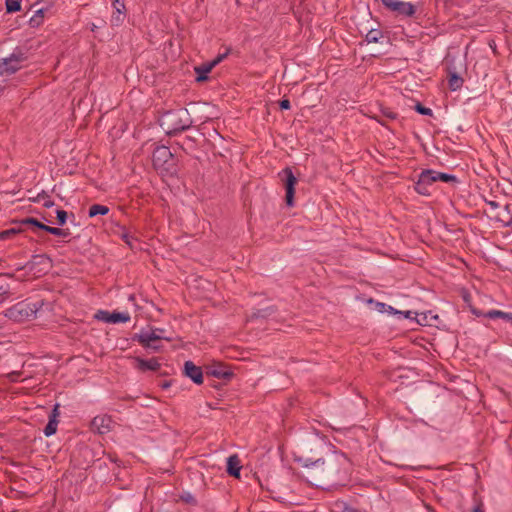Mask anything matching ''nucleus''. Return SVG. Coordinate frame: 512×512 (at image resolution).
Wrapping results in <instances>:
<instances>
[{"instance_id": "1", "label": "nucleus", "mask_w": 512, "mask_h": 512, "mask_svg": "<svg viewBox=\"0 0 512 512\" xmlns=\"http://www.w3.org/2000/svg\"><path fill=\"white\" fill-rule=\"evenodd\" d=\"M297 461L310 470V475L328 486L345 485L349 479L351 463L344 453L331 452L326 457L300 456Z\"/></svg>"}, {"instance_id": "2", "label": "nucleus", "mask_w": 512, "mask_h": 512, "mask_svg": "<svg viewBox=\"0 0 512 512\" xmlns=\"http://www.w3.org/2000/svg\"><path fill=\"white\" fill-rule=\"evenodd\" d=\"M159 125L171 137L190 129L193 119L186 108L172 109L162 113Z\"/></svg>"}, {"instance_id": "3", "label": "nucleus", "mask_w": 512, "mask_h": 512, "mask_svg": "<svg viewBox=\"0 0 512 512\" xmlns=\"http://www.w3.org/2000/svg\"><path fill=\"white\" fill-rule=\"evenodd\" d=\"M153 167L165 176H175L178 173V166L173 153L165 145H157L152 155Z\"/></svg>"}, {"instance_id": "4", "label": "nucleus", "mask_w": 512, "mask_h": 512, "mask_svg": "<svg viewBox=\"0 0 512 512\" xmlns=\"http://www.w3.org/2000/svg\"><path fill=\"white\" fill-rule=\"evenodd\" d=\"M28 54L26 47L16 46L9 55L0 58V76H9L22 69L29 58Z\"/></svg>"}, {"instance_id": "5", "label": "nucleus", "mask_w": 512, "mask_h": 512, "mask_svg": "<svg viewBox=\"0 0 512 512\" xmlns=\"http://www.w3.org/2000/svg\"><path fill=\"white\" fill-rule=\"evenodd\" d=\"M43 305L42 301L27 302L21 301L11 306L5 311V316L15 322H24L34 319L37 312Z\"/></svg>"}, {"instance_id": "6", "label": "nucleus", "mask_w": 512, "mask_h": 512, "mask_svg": "<svg viewBox=\"0 0 512 512\" xmlns=\"http://www.w3.org/2000/svg\"><path fill=\"white\" fill-rule=\"evenodd\" d=\"M369 303H374L377 311L380 313L386 312L389 314H393V315H396L399 319H402V318L403 319H414V317H413L414 312H412V311H400L390 305H387L382 302L374 301L373 299H370ZM415 315L419 316V314H417V313H415ZM420 316H421V318H416L417 323L420 325H426L427 321H428L427 320L428 314L421 313Z\"/></svg>"}, {"instance_id": "7", "label": "nucleus", "mask_w": 512, "mask_h": 512, "mask_svg": "<svg viewBox=\"0 0 512 512\" xmlns=\"http://www.w3.org/2000/svg\"><path fill=\"white\" fill-rule=\"evenodd\" d=\"M279 177L285 187V202L288 207L294 206L295 186L297 184V178L293 173L292 168L285 167L279 172Z\"/></svg>"}, {"instance_id": "8", "label": "nucleus", "mask_w": 512, "mask_h": 512, "mask_svg": "<svg viewBox=\"0 0 512 512\" xmlns=\"http://www.w3.org/2000/svg\"><path fill=\"white\" fill-rule=\"evenodd\" d=\"M436 171L432 169H425L419 175L418 179L415 182L414 189L415 191L424 196H429L431 194L430 186H432L436 179Z\"/></svg>"}, {"instance_id": "9", "label": "nucleus", "mask_w": 512, "mask_h": 512, "mask_svg": "<svg viewBox=\"0 0 512 512\" xmlns=\"http://www.w3.org/2000/svg\"><path fill=\"white\" fill-rule=\"evenodd\" d=\"M381 1L386 9L395 12L398 16L414 17L416 13V7L410 2H404L400 0Z\"/></svg>"}, {"instance_id": "10", "label": "nucleus", "mask_w": 512, "mask_h": 512, "mask_svg": "<svg viewBox=\"0 0 512 512\" xmlns=\"http://www.w3.org/2000/svg\"><path fill=\"white\" fill-rule=\"evenodd\" d=\"M205 372L207 378L214 377L223 380L225 383L230 381L235 376L234 372L231 370V367L221 362H214L206 366Z\"/></svg>"}, {"instance_id": "11", "label": "nucleus", "mask_w": 512, "mask_h": 512, "mask_svg": "<svg viewBox=\"0 0 512 512\" xmlns=\"http://www.w3.org/2000/svg\"><path fill=\"white\" fill-rule=\"evenodd\" d=\"M94 318L98 321H103L105 323H113V324L126 323V322L130 321V315L128 312H118V311L109 312L106 310H98L95 313Z\"/></svg>"}, {"instance_id": "12", "label": "nucleus", "mask_w": 512, "mask_h": 512, "mask_svg": "<svg viewBox=\"0 0 512 512\" xmlns=\"http://www.w3.org/2000/svg\"><path fill=\"white\" fill-rule=\"evenodd\" d=\"M156 331H162L161 328H152L151 332H144L134 334L132 336L133 341H137L142 346H150V342H158L160 340H168L170 341L171 338L166 337L164 335H156Z\"/></svg>"}, {"instance_id": "13", "label": "nucleus", "mask_w": 512, "mask_h": 512, "mask_svg": "<svg viewBox=\"0 0 512 512\" xmlns=\"http://www.w3.org/2000/svg\"><path fill=\"white\" fill-rule=\"evenodd\" d=\"M184 376L190 378L195 384L200 385L204 381L203 371L200 366H197L193 361H185L183 367Z\"/></svg>"}, {"instance_id": "14", "label": "nucleus", "mask_w": 512, "mask_h": 512, "mask_svg": "<svg viewBox=\"0 0 512 512\" xmlns=\"http://www.w3.org/2000/svg\"><path fill=\"white\" fill-rule=\"evenodd\" d=\"M113 13L111 16V24L113 26H120L126 17V6L123 0L112 1Z\"/></svg>"}, {"instance_id": "15", "label": "nucleus", "mask_w": 512, "mask_h": 512, "mask_svg": "<svg viewBox=\"0 0 512 512\" xmlns=\"http://www.w3.org/2000/svg\"><path fill=\"white\" fill-rule=\"evenodd\" d=\"M135 368L141 372L146 371H158L161 367V363L159 362V358L152 357L150 359H143L141 357H135Z\"/></svg>"}, {"instance_id": "16", "label": "nucleus", "mask_w": 512, "mask_h": 512, "mask_svg": "<svg viewBox=\"0 0 512 512\" xmlns=\"http://www.w3.org/2000/svg\"><path fill=\"white\" fill-rule=\"evenodd\" d=\"M112 419L110 416H96L91 421V429L99 434H105L111 430Z\"/></svg>"}, {"instance_id": "17", "label": "nucleus", "mask_w": 512, "mask_h": 512, "mask_svg": "<svg viewBox=\"0 0 512 512\" xmlns=\"http://www.w3.org/2000/svg\"><path fill=\"white\" fill-rule=\"evenodd\" d=\"M241 464L238 455L233 454L227 458L226 472L234 478H240Z\"/></svg>"}, {"instance_id": "18", "label": "nucleus", "mask_w": 512, "mask_h": 512, "mask_svg": "<svg viewBox=\"0 0 512 512\" xmlns=\"http://www.w3.org/2000/svg\"><path fill=\"white\" fill-rule=\"evenodd\" d=\"M213 68H214L213 64H211L210 62L203 63L199 66H195L194 71L197 75L196 82H198V83L206 82L209 79L208 74L211 72V70Z\"/></svg>"}, {"instance_id": "19", "label": "nucleus", "mask_w": 512, "mask_h": 512, "mask_svg": "<svg viewBox=\"0 0 512 512\" xmlns=\"http://www.w3.org/2000/svg\"><path fill=\"white\" fill-rule=\"evenodd\" d=\"M275 306H267L265 308L261 309H255L253 310L250 318L253 319H267L270 316H272L276 312Z\"/></svg>"}, {"instance_id": "20", "label": "nucleus", "mask_w": 512, "mask_h": 512, "mask_svg": "<svg viewBox=\"0 0 512 512\" xmlns=\"http://www.w3.org/2000/svg\"><path fill=\"white\" fill-rule=\"evenodd\" d=\"M485 316L490 319H503L512 327V312H504L501 310L492 309L486 312Z\"/></svg>"}, {"instance_id": "21", "label": "nucleus", "mask_w": 512, "mask_h": 512, "mask_svg": "<svg viewBox=\"0 0 512 512\" xmlns=\"http://www.w3.org/2000/svg\"><path fill=\"white\" fill-rule=\"evenodd\" d=\"M48 12L47 7H40L37 10H35L34 15L29 19V25L32 28L39 27L44 20L45 14Z\"/></svg>"}, {"instance_id": "22", "label": "nucleus", "mask_w": 512, "mask_h": 512, "mask_svg": "<svg viewBox=\"0 0 512 512\" xmlns=\"http://www.w3.org/2000/svg\"><path fill=\"white\" fill-rule=\"evenodd\" d=\"M178 145L186 154L189 155H191L197 148L196 140L191 136H185Z\"/></svg>"}, {"instance_id": "23", "label": "nucleus", "mask_w": 512, "mask_h": 512, "mask_svg": "<svg viewBox=\"0 0 512 512\" xmlns=\"http://www.w3.org/2000/svg\"><path fill=\"white\" fill-rule=\"evenodd\" d=\"M464 83V79L456 72H450L448 77V85L451 91L459 90Z\"/></svg>"}, {"instance_id": "24", "label": "nucleus", "mask_w": 512, "mask_h": 512, "mask_svg": "<svg viewBox=\"0 0 512 512\" xmlns=\"http://www.w3.org/2000/svg\"><path fill=\"white\" fill-rule=\"evenodd\" d=\"M109 213V207L101 204H93L90 206L88 211L89 217H95L98 215H106Z\"/></svg>"}, {"instance_id": "25", "label": "nucleus", "mask_w": 512, "mask_h": 512, "mask_svg": "<svg viewBox=\"0 0 512 512\" xmlns=\"http://www.w3.org/2000/svg\"><path fill=\"white\" fill-rule=\"evenodd\" d=\"M21 224H23V225H30V226H33L36 229H39V230H42V231H45V232H46V229H48V226H49V225H46V224L42 223L41 221H39L38 219L33 218V217H26V218L22 219L21 220Z\"/></svg>"}, {"instance_id": "26", "label": "nucleus", "mask_w": 512, "mask_h": 512, "mask_svg": "<svg viewBox=\"0 0 512 512\" xmlns=\"http://www.w3.org/2000/svg\"><path fill=\"white\" fill-rule=\"evenodd\" d=\"M383 37V33L379 29H370L365 35V41L368 43H378Z\"/></svg>"}, {"instance_id": "27", "label": "nucleus", "mask_w": 512, "mask_h": 512, "mask_svg": "<svg viewBox=\"0 0 512 512\" xmlns=\"http://www.w3.org/2000/svg\"><path fill=\"white\" fill-rule=\"evenodd\" d=\"M22 0H5L6 12L15 13L21 10Z\"/></svg>"}, {"instance_id": "28", "label": "nucleus", "mask_w": 512, "mask_h": 512, "mask_svg": "<svg viewBox=\"0 0 512 512\" xmlns=\"http://www.w3.org/2000/svg\"><path fill=\"white\" fill-rule=\"evenodd\" d=\"M179 499H180V501H182V502H184V503H186L188 505H191V506H197L198 505V501L195 498V496L193 494H191L190 492H188V491L182 492L179 495Z\"/></svg>"}, {"instance_id": "29", "label": "nucleus", "mask_w": 512, "mask_h": 512, "mask_svg": "<svg viewBox=\"0 0 512 512\" xmlns=\"http://www.w3.org/2000/svg\"><path fill=\"white\" fill-rule=\"evenodd\" d=\"M58 423H59L58 420H49L48 419V423L46 424V426L43 430L44 435L46 437H50V436L54 435L57 431Z\"/></svg>"}, {"instance_id": "30", "label": "nucleus", "mask_w": 512, "mask_h": 512, "mask_svg": "<svg viewBox=\"0 0 512 512\" xmlns=\"http://www.w3.org/2000/svg\"><path fill=\"white\" fill-rule=\"evenodd\" d=\"M46 232L58 237H68L71 234L69 229H62L52 226H48Z\"/></svg>"}, {"instance_id": "31", "label": "nucleus", "mask_w": 512, "mask_h": 512, "mask_svg": "<svg viewBox=\"0 0 512 512\" xmlns=\"http://www.w3.org/2000/svg\"><path fill=\"white\" fill-rule=\"evenodd\" d=\"M435 175H436L437 181H442V182H445V183H449V182L457 183L458 182L457 177L455 175H452V174L436 171Z\"/></svg>"}, {"instance_id": "32", "label": "nucleus", "mask_w": 512, "mask_h": 512, "mask_svg": "<svg viewBox=\"0 0 512 512\" xmlns=\"http://www.w3.org/2000/svg\"><path fill=\"white\" fill-rule=\"evenodd\" d=\"M21 230L18 228H9L3 231H0V241L9 239L14 235L18 234Z\"/></svg>"}, {"instance_id": "33", "label": "nucleus", "mask_w": 512, "mask_h": 512, "mask_svg": "<svg viewBox=\"0 0 512 512\" xmlns=\"http://www.w3.org/2000/svg\"><path fill=\"white\" fill-rule=\"evenodd\" d=\"M380 113L382 116L386 117L390 120H395L398 117V114L394 111H392L389 107L380 106Z\"/></svg>"}, {"instance_id": "34", "label": "nucleus", "mask_w": 512, "mask_h": 512, "mask_svg": "<svg viewBox=\"0 0 512 512\" xmlns=\"http://www.w3.org/2000/svg\"><path fill=\"white\" fill-rule=\"evenodd\" d=\"M56 219H57V224L59 226H63L67 222L68 213L63 209H57L56 210Z\"/></svg>"}, {"instance_id": "35", "label": "nucleus", "mask_w": 512, "mask_h": 512, "mask_svg": "<svg viewBox=\"0 0 512 512\" xmlns=\"http://www.w3.org/2000/svg\"><path fill=\"white\" fill-rule=\"evenodd\" d=\"M414 110L421 114V115H425V116H432L433 115V111L432 109L428 108V107H425L424 105H422L420 102H417L414 106Z\"/></svg>"}, {"instance_id": "36", "label": "nucleus", "mask_w": 512, "mask_h": 512, "mask_svg": "<svg viewBox=\"0 0 512 512\" xmlns=\"http://www.w3.org/2000/svg\"><path fill=\"white\" fill-rule=\"evenodd\" d=\"M45 260H47V261L51 262V258H50L48 255H46V254H42V255H33V256H32V261H31V263H32L33 265H35V264H41V263H43V261H45ZM29 264H30V262H29L27 265H29Z\"/></svg>"}, {"instance_id": "37", "label": "nucleus", "mask_w": 512, "mask_h": 512, "mask_svg": "<svg viewBox=\"0 0 512 512\" xmlns=\"http://www.w3.org/2000/svg\"><path fill=\"white\" fill-rule=\"evenodd\" d=\"M230 53V49H227L224 53L219 54L215 59L210 61L211 64H213V67L218 65L220 62H222Z\"/></svg>"}, {"instance_id": "38", "label": "nucleus", "mask_w": 512, "mask_h": 512, "mask_svg": "<svg viewBox=\"0 0 512 512\" xmlns=\"http://www.w3.org/2000/svg\"><path fill=\"white\" fill-rule=\"evenodd\" d=\"M59 408H60V404L56 403L49 414V418H48L49 420H58V417L60 415Z\"/></svg>"}, {"instance_id": "39", "label": "nucleus", "mask_w": 512, "mask_h": 512, "mask_svg": "<svg viewBox=\"0 0 512 512\" xmlns=\"http://www.w3.org/2000/svg\"><path fill=\"white\" fill-rule=\"evenodd\" d=\"M463 301L467 304V306L470 308V305H472V297L471 294L467 290H463L461 293Z\"/></svg>"}, {"instance_id": "40", "label": "nucleus", "mask_w": 512, "mask_h": 512, "mask_svg": "<svg viewBox=\"0 0 512 512\" xmlns=\"http://www.w3.org/2000/svg\"><path fill=\"white\" fill-rule=\"evenodd\" d=\"M496 220L501 222L503 227L512 228V217L505 219L504 217L498 216Z\"/></svg>"}, {"instance_id": "41", "label": "nucleus", "mask_w": 512, "mask_h": 512, "mask_svg": "<svg viewBox=\"0 0 512 512\" xmlns=\"http://www.w3.org/2000/svg\"><path fill=\"white\" fill-rule=\"evenodd\" d=\"M279 108L281 110H289L291 108V103L288 99H282L279 101Z\"/></svg>"}, {"instance_id": "42", "label": "nucleus", "mask_w": 512, "mask_h": 512, "mask_svg": "<svg viewBox=\"0 0 512 512\" xmlns=\"http://www.w3.org/2000/svg\"><path fill=\"white\" fill-rule=\"evenodd\" d=\"M121 238L127 243L129 246H132L131 241L134 239L128 232H123Z\"/></svg>"}, {"instance_id": "43", "label": "nucleus", "mask_w": 512, "mask_h": 512, "mask_svg": "<svg viewBox=\"0 0 512 512\" xmlns=\"http://www.w3.org/2000/svg\"><path fill=\"white\" fill-rule=\"evenodd\" d=\"M469 309H470V312H471L473 315L477 316V317H481V316L486 317V316H485V314H486V313H483L481 310L477 309V308H476V307H474L473 305H470V308H469Z\"/></svg>"}, {"instance_id": "44", "label": "nucleus", "mask_w": 512, "mask_h": 512, "mask_svg": "<svg viewBox=\"0 0 512 512\" xmlns=\"http://www.w3.org/2000/svg\"><path fill=\"white\" fill-rule=\"evenodd\" d=\"M150 346H143L146 349H150L152 351H159L161 349V345L157 344V342H150Z\"/></svg>"}, {"instance_id": "45", "label": "nucleus", "mask_w": 512, "mask_h": 512, "mask_svg": "<svg viewBox=\"0 0 512 512\" xmlns=\"http://www.w3.org/2000/svg\"><path fill=\"white\" fill-rule=\"evenodd\" d=\"M486 204L490 206L492 209H497L500 207V204L494 200H485Z\"/></svg>"}, {"instance_id": "46", "label": "nucleus", "mask_w": 512, "mask_h": 512, "mask_svg": "<svg viewBox=\"0 0 512 512\" xmlns=\"http://www.w3.org/2000/svg\"><path fill=\"white\" fill-rule=\"evenodd\" d=\"M104 25H105V21H104V20H100V22H99V24H98V25H97V24L92 23V24H91V31H92V32H95L97 29H99V28L103 27Z\"/></svg>"}, {"instance_id": "47", "label": "nucleus", "mask_w": 512, "mask_h": 512, "mask_svg": "<svg viewBox=\"0 0 512 512\" xmlns=\"http://www.w3.org/2000/svg\"><path fill=\"white\" fill-rule=\"evenodd\" d=\"M504 211L506 212L508 219L512 217V204H506L504 207Z\"/></svg>"}, {"instance_id": "48", "label": "nucleus", "mask_w": 512, "mask_h": 512, "mask_svg": "<svg viewBox=\"0 0 512 512\" xmlns=\"http://www.w3.org/2000/svg\"><path fill=\"white\" fill-rule=\"evenodd\" d=\"M342 512H359V510L352 506L344 505Z\"/></svg>"}, {"instance_id": "49", "label": "nucleus", "mask_w": 512, "mask_h": 512, "mask_svg": "<svg viewBox=\"0 0 512 512\" xmlns=\"http://www.w3.org/2000/svg\"><path fill=\"white\" fill-rule=\"evenodd\" d=\"M43 206L45 208H51V207L54 206V202L52 200H50L49 197H48V198L45 199V201L43 203Z\"/></svg>"}, {"instance_id": "50", "label": "nucleus", "mask_w": 512, "mask_h": 512, "mask_svg": "<svg viewBox=\"0 0 512 512\" xmlns=\"http://www.w3.org/2000/svg\"><path fill=\"white\" fill-rule=\"evenodd\" d=\"M172 381L171 380H165L160 383V387L162 389H168L171 386Z\"/></svg>"}, {"instance_id": "51", "label": "nucleus", "mask_w": 512, "mask_h": 512, "mask_svg": "<svg viewBox=\"0 0 512 512\" xmlns=\"http://www.w3.org/2000/svg\"><path fill=\"white\" fill-rule=\"evenodd\" d=\"M49 196L46 194V192H42V193H39L38 196H37V201H40V199H46L48 198Z\"/></svg>"}, {"instance_id": "52", "label": "nucleus", "mask_w": 512, "mask_h": 512, "mask_svg": "<svg viewBox=\"0 0 512 512\" xmlns=\"http://www.w3.org/2000/svg\"><path fill=\"white\" fill-rule=\"evenodd\" d=\"M472 512H485V511L482 508V504H479L473 508Z\"/></svg>"}, {"instance_id": "53", "label": "nucleus", "mask_w": 512, "mask_h": 512, "mask_svg": "<svg viewBox=\"0 0 512 512\" xmlns=\"http://www.w3.org/2000/svg\"><path fill=\"white\" fill-rule=\"evenodd\" d=\"M209 386L213 387V388H216V389H219L220 388V385L219 384H216L214 381H211L209 383Z\"/></svg>"}, {"instance_id": "54", "label": "nucleus", "mask_w": 512, "mask_h": 512, "mask_svg": "<svg viewBox=\"0 0 512 512\" xmlns=\"http://www.w3.org/2000/svg\"><path fill=\"white\" fill-rule=\"evenodd\" d=\"M374 119H376V120H377V122H378L379 124H381L382 126H385V123H384V122H383V121H382L378 116H375V117H374Z\"/></svg>"}, {"instance_id": "55", "label": "nucleus", "mask_w": 512, "mask_h": 512, "mask_svg": "<svg viewBox=\"0 0 512 512\" xmlns=\"http://www.w3.org/2000/svg\"><path fill=\"white\" fill-rule=\"evenodd\" d=\"M134 300H135V296H134L133 294H131V295L129 296V301H134Z\"/></svg>"}, {"instance_id": "56", "label": "nucleus", "mask_w": 512, "mask_h": 512, "mask_svg": "<svg viewBox=\"0 0 512 512\" xmlns=\"http://www.w3.org/2000/svg\"><path fill=\"white\" fill-rule=\"evenodd\" d=\"M164 332V329H162V331H156V335H163L162 333Z\"/></svg>"}, {"instance_id": "57", "label": "nucleus", "mask_w": 512, "mask_h": 512, "mask_svg": "<svg viewBox=\"0 0 512 512\" xmlns=\"http://www.w3.org/2000/svg\"><path fill=\"white\" fill-rule=\"evenodd\" d=\"M43 219H44L46 222H48V223H51V222H52L50 219H47V218H45V217H43Z\"/></svg>"}, {"instance_id": "58", "label": "nucleus", "mask_w": 512, "mask_h": 512, "mask_svg": "<svg viewBox=\"0 0 512 512\" xmlns=\"http://www.w3.org/2000/svg\"><path fill=\"white\" fill-rule=\"evenodd\" d=\"M4 90V86L0 84V92Z\"/></svg>"}]
</instances>
